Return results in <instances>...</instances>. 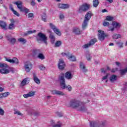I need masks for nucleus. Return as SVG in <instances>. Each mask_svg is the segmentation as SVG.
<instances>
[{
	"label": "nucleus",
	"mask_w": 127,
	"mask_h": 127,
	"mask_svg": "<svg viewBox=\"0 0 127 127\" xmlns=\"http://www.w3.org/2000/svg\"><path fill=\"white\" fill-rule=\"evenodd\" d=\"M70 106L73 109H76L77 111L85 112L87 111V108L83 103L76 99L72 100L70 102Z\"/></svg>",
	"instance_id": "nucleus-1"
},
{
	"label": "nucleus",
	"mask_w": 127,
	"mask_h": 127,
	"mask_svg": "<svg viewBox=\"0 0 127 127\" xmlns=\"http://www.w3.org/2000/svg\"><path fill=\"white\" fill-rule=\"evenodd\" d=\"M65 75L64 73H61L59 77V81L60 82V85L62 89H67L69 92H71L72 91V87L69 85H66L65 83Z\"/></svg>",
	"instance_id": "nucleus-2"
},
{
	"label": "nucleus",
	"mask_w": 127,
	"mask_h": 127,
	"mask_svg": "<svg viewBox=\"0 0 127 127\" xmlns=\"http://www.w3.org/2000/svg\"><path fill=\"white\" fill-rule=\"evenodd\" d=\"M92 15L93 14L91 11H89L85 15L84 21L82 24V28L83 30H85L87 27L88 26V22L92 17Z\"/></svg>",
	"instance_id": "nucleus-3"
},
{
	"label": "nucleus",
	"mask_w": 127,
	"mask_h": 127,
	"mask_svg": "<svg viewBox=\"0 0 127 127\" xmlns=\"http://www.w3.org/2000/svg\"><path fill=\"white\" fill-rule=\"evenodd\" d=\"M91 7V5L87 3H84L82 5H80L78 9L79 13H82V12H86L90 9Z\"/></svg>",
	"instance_id": "nucleus-4"
},
{
	"label": "nucleus",
	"mask_w": 127,
	"mask_h": 127,
	"mask_svg": "<svg viewBox=\"0 0 127 127\" xmlns=\"http://www.w3.org/2000/svg\"><path fill=\"white\" fill-rule=\"evenodd\" d=\"M14 4H16L19 9L20 11L21 12H25V13H28V11H29V9L25 7L22 6V2L21 1H17L16 2H14Z\"/></svg>",
	"instance_id": "nucleus-5"
},
{
	"label": "nucleus",
	"mask_w": 127,
	"mask_h": 127,
	"mask_svg": "<svg viewBox=\"0 0 127 127\" xmlns=\"http://www.w3.org/2000/svg\"><path fill=\"white\" fill-rule=\"evenodd\" d=\"M37 40L38 42L39 41H43L46 45H47V37L42 33H39L38 37H37Z\"/></svg>",
	"instance_id": "nucleus-6"
},
{
	"label": "nucleus",
	"mask_w": 127,
	"mask_h": 127,
	"mask_svg": "<svg viewBox=\"0 0 127 127\" xmlns=\"http://www.w3.org/2000/svg\"><path fill=\"white\" fill-rule=\"evenodd\" d=\"M105 126V122L100 121H91L90 123V127H103Z\"/></svg>",
	"instance_id": "nucleus-7"
},
{
	"label": "nucleus",
	"mask_w": 127,
	"mask_h": 127,
	"mask_svg": "<svg viewBox=\"0 0 127 127\" xmlns=\"http://www.w3.org/2000/svg\"><path fill=\"white\" fill-rule=\"evenodd\" d=\"M98 32V39H99L100 41H103V40H105V37H108V34H105V32L103 31L99 30Z\"/></svg>",
	"instance_id": "nucleus-8"
},
{
	"label": "nucleus",
	"mask_w": 127,
	"mask_h": 127,
	"mask_svg": "<svg viewBox=\"0 0 127 127\" xmlns=\"http://www.w3.org/2000/svg\"><path fill=\"white\" fill-rule=\"evenodd\" d=\"M24 69L26 73H29L32 69V64L30 62H26L24 64Z\"/></svg>",
	"instance_id": "nucleus-9"
},
{
	"label": "nucleus",
	"mask_w": 127,
	"mask_h": 127,
	"mask_svg": "<svg viewBox=\"0 0 127 127\" xmlns=\"http://www.w3.org/2000/svg\"><path fill=\"white\" fill-rule=\"evenodd\" d=\"M6 61L9 62V63H12V64H16V65H18L19 64V62L18 61V59L16 58H13L12 59H10L9 58H5Z\"/></svg>",
	"instance_id": "nucleus-10"
},
{
	"label": "nucleus",
	"mask_w": 127,
	"mask_h": 127,
	"mask_svg": "<svg viewBox=\"0 0 127 127\" xmlns=\"http://www.w3.org/2000/svg\"><path fill=\"white\" fill-rule=\"evenodd\" d=\"M97 42V39H92L88 44H86L82 46V48H88V47H90V46L92 45H94L95 43Z\"/></svg>",
	"instance_id": "nucleus-11"
},
{
	"label": "nucleus",
	"mask_w": 127,
	"mask_h": 127,
	"mask_svg": "<svg viewBox=\"0 0 127 127\" xmlns=\"http://www.w3.org/2000/svg\"><path fill=\"white\" fill-rule=\"evenodd\" d=\"M58 67L60 70H63L65 68V63L63 60L60 59L59 60Z\"/></svg>",
	"instance_id": "nucleus-12"
},
{
	"label": "nucleus",
	"mask_w": 127,
	"mask_h": 127,
	"mask_svg": "<svg viewBox=\"0 0 127 127\" xmlns=\"http://www.w3.org/2000/svg\"><path fill=\"white\" fill-rule=\"evenodd\" d=\"M69 5L68 4L65 3H59L58 4V7L59 8H62V9H67L69 8Z\"/></svg>",
	"instance_id": "nucleus-13"
},
{
	"label": "nucleus",
	"mask_w": 127,
	"mask_h": 127,
	"mask_svg": "<svg viewBox=\"0 0 127 127\" xmlns=\"http://www.w3.org/2000/svg\"><path fill=\"white\" fill-rule=\"evenodd\" d=\"M10 21L11 23L9 24L8 29H14V28H15V26H14V23L15 22V21H14V20L13 19H10Z\"/></svg>",
	"instance_id": "nucleus-14"
},
{
	"label": "nucleus",
	"mask_w": 127,
	"mask_h": 127,
	"mask_svg": "<svg viewBox=\"0 0 127 127\" xmlns=\"http://www.w3.org/2000/svg\"><path fill=\"white\" fill-rule=\"evenodd\" d=\"M52 94H53V95H58V96H64L65 94H64V93H63L62 91H58V90H53L52 91Z\"/></svg>",
	"instance_id": "nucleus-15"
},
{
	"label": "nucleus",
	"mask_w": 127,
	"mask_h": 127,
	"mask_svg": "<svg viewBox=\"0 0 127 127\" xmlns=\"http://www.w3.org/2000/svg\"><path fill=\"white\" fill-rule=\"evenodd\" d=\"M33 79L36 84H38V85L40 84V80L37 77L36 74L35 73L33 74Z\"/></svg>",
	"instance_id": "nucleus-16"
},
{
	"label": "nucleus",
	"mask_w": 127,
	"mask_h": 127,
	"mask_svg": "<svg viewBox=\"0 0 127 127\" xmlns=\"http://www.w3.org/2000/svg\"><path fill=\"white\" fill-rule=\"evenodd\" d=\"M6 37L8 41H9L11 44H15V42H16V39H15V38H10L8 36H6Z\"/></svg>",
	"instance_id": "nucleus-17"
},
{
	"label": "nucleus",
	"mask_w": 127,
	"mask_h": 127,
	"mask_svg": "<svg viewBox=\"0 0 127 127\" xmlns=\"http://www.w3.org/2000/svg\"><path fill=\"white\" fill-rule=\"evenodd\" d=\"M29 83V79L28 78H24L21 83V86L22 87H23L24 86H25V85H27Z\"/></svg>",
	"instance_id": "nucleus-18"
},
{
	"label": "nucleus",
	"mask_w": 127,
	"mask_h": 127,
	"mask_svg": "<svg viewBox=\"0 0 127 127\" xmlns=\"http://www.w3.org/2000/svg\"><path fill=\"white\" fill-rule=\"evenodd\" d=\"M68 60L69 61H71L72 62H74L76 61V57L75 56L69 53V55L68 56V57L67 58Z\"/></svg>",
	"instance_id": "nucleus-19"
},
{
	"label": "nucleus",
	"mask_w": 127,
	"mask_h": 127,
	"mask_svg": "<svg viewBox=\"0 0 127 127\" xmlns=\"http://www.w3.org/2000/svg\"><path fill=\"white\" fill-rule=\"evenodd\" d=\"M0 26L2 28V29H4V30H6V23L3 21H1L0 23Z\"/></svg>",
	"instance_id": "nucleus-20"
},
{
	"label": "nucleus",
	"mask_w": 127,
	"mask_h": 127,
	"mask_svg": "<svg viewBox=\"0 0 127 127\" xmlns=\"http://www.w3.org/2000/svg\"><path fill=\"white\" fill-rule=\"evenodd\" d=\"M65 77L66 79L70 80L73 78V76L72 75V73H71V72L68 71L65 74Z\"/></svg>",
	"instance_id": "nucleus-21"
},
{
	"label": "nucleus",
	"mask_w": 127,
	"mask_h": 127,
	"mask_svg": "<svg viewBox=\"0 0 127 127\" xmlns=\"http://www.w3.org/2000/svg\"><path fill=\"white\" fill-rule=\"evenodd\" d=\"M80 68L81 69V70H82V72L84 73H86V72L87 71V69H86V66L82 63H80Z\"/></svg>",
	"instance_id": "nucleus-22"
},
{
	"label": "nucleus",
	"mask_w": 127,
	"mask_h": 127,
	"mask_svg": "<svg viewBox=\"0 0 127 127\" xmlns=\"http://www.w3.org/2000/svg\"><path fill=\"white\" fill-rule=\"evenodd\" d=\"M112 25L114 28H120L121 27V24L116 21L112 22Z\"/></svg>",
	"instance_id": "nucleus-23"
},
{
	"label": "nucleus",
	"mask_w": 127,
	"mask_h": 127,
	"mask_svg": "<svg viewBox=\"0 0 127 127\" xmlns=\"http://www.w3.org/2000/svg\"><path fill=\"white\" fill-rule=\"evenodd\" d=\"M48 32H50V33H51L50 34V38L51 40V43L53 44V43H54L55 41V37H54V36L52 35V33L50 30L48 31Z\"/></svg>",
	"instance_id": "nucleus-24"
},
{
	"label": "nucleus",
	"mask_w": 127,
	"mask_h": 127,
	"mask_svg": "<svg viewBox=\"0 0 127 127\" xmlns=\"http://www.w3.org/2000/svg\"><path fill=\"white\" fill-rule=\"evenodd\" d=\"M118 78V76L116 75H112L110 77V81H111L112 83L115 82V81H117V79Z\"/></svg>",
	"instance_id": "nucleus-25"
},
{
	"label": "nucleus",
	"mask_w": 127,
	"mask_h": 127,
	"mask_svg": "<svg viewBox=\"0 0 127 127\" xmlns=\"http://www.w3.org/2000/svg\"><path fill=\"white\" fill-rule=\"evenodd\" d=\"M126 73H127V67L125 69H122L120 70V75H122V76L126 75Z\"/></svg>",
	"instance_id": "nucleus-26"
},
{
	"label": "nucleus",
	"mask_w": 127,
	"mask_h": 127,
	"mask_svg": "<svg viewBox=\"0 0 127 127\" xmlns=\"http://www.w3.org/2000/svg\"><path fill=\"white\" fill-rule=\"evenodd\" d=\"M9 70L7 68H1V74H8Z\"/></svg>",
	"instance_id": "nucleus-27"
},
{
	"label": "nucleus",
	"mask_w": 127,
	"mask_h": 127,
	"mask_svg": "<svg viewBox=\"0 0 127 127\" xmlns=\"http://www.w3.org/2000/svg\"><path fill=\"white\" fill-rule=\"evenodd\" d=\"M121 37H122V36L120 34H114L112 36L113 39H119V38H121Z\"/></svg>",
	"instance_id": "nucleus-28"
},
{
	"label": "nucleus",
	"mask_w": 127,
	"mask_h": 127,
	"mask_svg": "<svg viewBox=\"0 0 127 127\" xmlns=\"http://www.w3.org/2000/svg\"><path fill=\"white\" fill-rule=\"evenodd\" d=\"M40 52V50H33V52H32L33 56L34 57L36 56L37 54H39Z\"/></svg>",
	"instance_id": "nucleus-29"
},
{
	"label": "nucleus",
	"mask_w": 127,
	"mask_h": 127,
	"mask_svg": "<svg viewBox=\"0 0 127 127\" xmlns=\"http://www.w3.org/2000/svg\"><path fill=\"white\" fill-rule=\"evenodd\" d=\"M18 41L19 42H21V43H23V44H24V43H26V39L23 38H19L18 39Z\"/></svg>",
	"instance_id": "nucleus-30"
},
{
	"label": "nucleus",
	"mask_w": 127,
	"mask_h": 127,
	"mask_svg": "<svg viewBox=\"0 0 127 127\" xmlns=\"http://www.w3.org/2000/svg\"><path fill=\"white\" fill-rule=\"evenodd\" d=\"M93 4L94 7H98V5H99V0H93Z\"/></svg>",
	"instance_id": "nucleus-31"
},
{
	"label": "nucleus",
	"mask_w": 127,
	"mask_h": 127,
	"mask_svg": "<svg viewBox=\"0 0 127 127\" xmlns=\"http://www.w3.org/2000/svg\"><path fill=\"white\" fill-rule=\"evenodd\" d=\"M37 57H38V58H39V59H41V60H43L45 59V57L44 56V55H43L42 53H39Z\"/></svg>",
	"instance_id": "nucleus-32"
},
{
	"label": "nucleus",
	"mask_w": 127,
	"mask_h": 127,
	"mask_svg": "<svg viewBox=\"0 0 127 127\" xmlns=\"http://www.w3.org/2000/svg\"><path fill=\"white\" fill-rule=\"evenodd\" d=\"M73 32H74L75 34H81V31L79 28H74L73 29Z\"/></svg>",
	"instance_id": "nucleus-33"
},
{
	"label": "nucleus",
	"mask_w": 127,
	"mask_h": 127,
	"mask_svg": "<svg viewBox=\"0 0 127 127\" xmlns=\"http://www.w3.org/2000/svg\"><path fill=\"white\" fill-rule=\"evenodd\" d=\"M61 44H62V42L61 41H58L55 43V47H59Z\"/></svg>",
	"instance_id": "nucleus-34"
},
{
	"label": "nucleus",
	"mask_w": 127,
	"mask_h": 127,
	"mask_svg": "<svg viewBox=\"0 0 127 127\" xmlns=\"http://www.w3.org/2000/svg\"><path fill=\"white\" fill-rule=\"evenodd\" d=\"M116 43L117 45H119L120 48H123V45L124 43H123V42H122L121 41L117 42Z\"/></svg>",
	"instance_id": "nucleus-35"
},
{
	"label": "nucleus",
	"mask_w": 127,
	"mask_h": 127,
	"mask_svg": "<svg viewBox=\"0 0 127 127\" xmlns=\"http://www.w3.org/2000/svg\"><path fill=\"white\" fill-rule=\"evenodd\" d=\"M50 26L54 30V31H55L57 29V28H56V26L55 25H53L52 23H50Z\"/></svg>",
	"instance_id": "nucleus-36"
},
{
	"label": "nucleus",
	"mask_w": 127,
	"mask_h": 127,
	"mask_svg": "<svg viewBox=\"0 0 127 127\" xmlns=\"http://www.w3.org/2000/svg\"><path fill=\"white\" fill-rule=\"evenodd\" d=\"M3 67L5 68H8V65L5 64H1L0 63V68H3Z\"/></svg>",
	"instance_id": "nucleus-37"
},
{
	"label": "nucleus",
	"mask_w": 127,
	"mask_h": 127,
	"mask_svg": "<svg viewBox=\"0 0 127 127\" xmlns=\"http://www.w3.org/2000/svg\"><path fill=\"white\" fill-rule=\"evenodd\" d=\"M42 19L43 20V21H45V22H46V14L43 13L42 15Z\"/></svg>",
	"instance_id": "nucleus-38"
},
{
	"label": "nucleus",
	"mask_w": 127,
	"mask_h": 127,
	"mask_svg": "<svg viewBox=\"0 0 127 127\" xmlns=\"http://www.w3.org/2000/svg\"><path fill=\"white\" fill-rule=\"evenodd\" d=\"M2 95L3 96V98H6V97L9 96L10 93L8 92H6L5 93H2Z\"/></svg>",
	"instance_id": "nucleus-39"
},
{
	"label": "nucleus",
	"mask_w": 127,
	"mask_h": 127,
	"mask_svg": "<svg viewBox=\"0 0 127 127\" xmlns=\"http://www.w3.org/2000/svg\"><path fill=\"white\" fill-rule=\"evenodd\" d=\"M114 19V17H112L111 16H107L106 17V20H108L109 21H112Z\"/></svg>",
	"instance_id": "nucleus-40"
},
{
	"label": "nucleus",
	"mask_w": 127,
	"mask_h": 127,
	"mask_svg": "<svg viewBox=\"0 0 127 127\" xmlns=\"http://www.w3.org/2000/svg\"><path fill=\"white\" fill-rule=\"evenodd\" d=\"M54 32H55V33H56V34H57V35H59V36H61V32H60L59 29H57L56 30H55L54 31Z\"/></svg>",
	"instance_id": "nucleus-41"
},
{
	"label": "nucleus",
	"mask_w": 127,
	"mask_h": 127,
	"mask_svg": "<svg viewBox=\"0 0 127 127\" xmlns=\"http://www.w3.org/2000/svg\"><path fill=\"white\" fill-rule=\"evenodd\" d=\"M39 69H40V70L44 71V70H45V69H46V67L43 64H41L40 65H39Z\"/></svg>",
	"instance_id": "nucleus-42"
},
{
	"label": "nucleus",
	"mask_w": 127,
	"mask_h": 127,
	"mask_svg": "<svg viewBox=\"0 0 127 127\" xmlns=\"http://www.w3.org/2000/svg\"><path fill=\"white\" fill-rule=\"evenodd\" d=\"M35 32H36V30H34L33 31H29L27 32V33H25V35H28V34H31L32 33H34Z\"/></svg>",
	"instance_id": "nucleus-43"
},
{
	"label": "nucleus",
	"mask_w": 127,
	"mask_h": 127,
	"mask_svg": "<svg viewBox=\"0 0 127 127\" xmlns=\"http://www.w3.org/2000/svg\"><path fill=\"white\" fill-rule=\"evenodd\" d=\"M61 55H62V56L63 57L66 56V58H68V57H69V55H70V53H62Z\"/></svg>",
	"instance_id": "nucleus-44"
},
{
	"label": "nucleus",
	"mask_w": 127,
	"mask_h": 127,
	"mask_svg": "<svg viewBox=\"0 0 127 127\" xmlns=\"http://www.w3.org/2000/svg\"><path fill=\"white\" fill-rule=\"evenodd\" d=\"M14 115H18V116H22V114H21L19 111L14 110Z\"/></svg>",
	"instance_id": "nucleus-45"
},
{
	"label": "nucleus",
	"mask_w": 127,
	"mask_h": 127,
	"mask_svg": "<svg viewBox=\"0 0 127 127\" xmlns=\"http://www.w3.org/2000/svg\"><path fill=\"white\" fill-rule=\"evenodd\" d=\"M28 94H29V97H33V96L35 95V92L31 91V92H29Z\"/></svg>",
	"instance_id": "nucleus-46"
},
{
	"label": "nucleus",
	"mask_w": 127,
	"mask_h": 127,
	"mask_svg": "<svg viewBox=\"0 0 127 127\" xmlns=\"http://www.w3.org/2000/svg\"><path fill=\"white\" fill-rule=\"evenodd\" d=\"M0 115L4 116V111L0 107Z\"/></svg>",
	"instance_id": "nucleus-47"
},
{
	"label": "nucleus",
	"mask_w": 127,
	"mask_h": 127,
	"mask_svg": "<svg viewBox=\"0 0 127 127\" xmlns=\"http://www.w3.org/2000/svg\"><path fill=\"white\" fill-rule=\"evenodd\" d=\"M91 58H92V57L91 56L90 54H87L86 55V59H87L88 61H90L91 60Z\"/></svg>",
	"instance_id": "nucleus-48"
},
{
	"label": "nucleus",
	"mask_w": 127,
	"mask_h": 127,
	"mask_svg": "<svg viewBox=\"0 0 127 127\" xmlns=\"http://www.w3.org/2000/svg\"><path fill=\"white\" fill-rule=\"evenodd\" d=\"M103 25L104 26H109L110 25V23L106 21H104V22L103 23Z\"/></svg>",
	"instance_id": "nucleus-49"
},
{
	"label": "nucleus",
	"mask_w": 127,
	"mask_h": 127,
	"mask_svg": "<svg viewBox=\"0 0 127 127\" xmlns=\"http://www.w3.org/2000/svg\"><path fill=\"white\" fill-rule=\"evenodd\" d=\"M56 114L58 117H61L63 116V114L61 112H56Z\"/></svg>",
	"instance_id": "nucleus-50"
},
{
	"label": "nucleus",
	"mask_w": 127,
	"mask_h": 127,
	"mask_svg": "<svg viewBox=\"0 0 127 127\" xmlns=\"http://www.w3.org/2000/svg\"><path fill=\"white\" fill-rule=\"evenodd\" d=\"M31 17H33V13H29L28 14V18H30Z\"/></svg>",
	"instance_id": "nucleus-51"
},
{
	"label": "nucleus",
	"mask_w": 127,
	"mask_h": 127,
	"mask_svg": "<svg viewBox=\"0 0 127 127\" xmlns=\"http://www.w3.org/2000/svg\"><path fill=\"white\" fill-rule=\"evenodd\" d=\"M13 13L15 15H16L17 16H19L20 14L17 12L16 11H13Z\"/></svg>",
	"instance_id": "nucleus-52"
},
{
	"label": "nucleus",
	"mask_w": 127,
	"mask_h": 127,
	"mask_svg": "<svg viewBox=\"0 0 127 127\" xmlns=\"http://www.w3.org/2000/svg\"><path fill=\"white\" fill-rule=\"evenodd\" d=\"M34 116H37V117H38V116H40V113L37 112H35V113H34Z\"/></svg>",
	"instance_id": "nucleus-53"
},
{
	"label": "nucleus",
	"mask_w": 127,
	"mask_h": 127,
	"mask_svg": "<svg viewBox=\"0 0 127 127\" xmlns=\"http://www.w3.org/2000/svg\"><path fill=\"white\" fill-rule=\"evenodd\" d=\"M117 71H118V68H116L115 69H112L111 70V72L112 73H115V72H117Z\"/></svg>",
	"instance_id": "nucleus-54"
},
{
	"label": "nucleus",
	"mask_w": 127,
	"mask_h": 127,
	"mask_svg": "<svg viewBox=\"0 0 127 127\" xmlns=\"http://www.w3.org/2000/svg\"><path fill=\"white\" fill-rule=\"evenodd\" d=\"M31 4L32 6H34V5H35L36 3L34 1V0H32L31 2Z\"/></svg>",
	"instance_id": "nucleus-55"
},
{
	"label": "nucleus",
	"mask_w": 127,
	"mask_h": 127,
	"mask_svg": "<svg viewBox=\"0 0 127 127\" xmlns=\"http://www.w3.org/2000/svg\"><path fill=\"white\" fill-rule=\"evenodd\" d=\"M108 77H109V74H106V76H103V80H107V79H108Z\"/></svg>",
	"instance_id": "nucleus-56"
},
{
	"label": "nucleus",
	"mask_w": 127,
	"mask_h": 127,
	"mask_svg": "<svg viewBox=\"0 0 127 127\" xmlns=\"http://www.w3.org/2000/svg\"><path fill=\"white\" fill-rule=\"evenodd\" d=\"M23 97H24L26 99L29 97V95L28 94H24Z\"/></svg>",
	"instance_id": "nucleus-57"
},
{
	"label": "nucleus",
	"mask_w": 127,
	"mask_h": 127,
	"mask_svg": "<svg viewBox=\"0 0 127 127\" xmlns=\"http://www.w3.org/2000/svg\"><path fill=\"white\" fill-rule=\"evenodd\" d=\"M101 72H102V73H106V72H107V70L106 69H105L104 68H102Z\"/></svg>",
	"instance_id": "nucleus-58"
},
{
	"label": "nucleus",
	"mask_w": 127,
	"mask_h": 127,
	"mask_svg": "<svg viewBox=\"0 0 127 127\" xmlns=\"http://www.w3.org/2000/svg\"><path fill=\"white\" fill-rule=\"evenodd\" d=\"M53 127H61V125L60 124H57L54 125Z\"/></svg>",
	"instance_id": "nucleus-59"
},
{
	"label": "nucleus",
	"mask_w": 127,
	"mask_h": 127,
	"mask_svg": "<svg viewBox=\"0 0 127 127\" xmlns=\"http://www.w3.org/2000/svg\"><path fill=\"white\" fill-rule=\"evenodd\" d=\"M116 64L117 65V66H118V67H120V66H121V64L120 62H116Z\"/></svg>",
	"instance_id": "nucleus-60"
},
{
	"label": "nucleus",
	"mask_w": 127,
	"mask_h": 127,
	"mask_svg": "<svg viewBox=\"0 0 127 127\" xmlns=\"http://www.w3.org/2000/svg\"><path fill=\"white\" fill-rule=\"evenodd\" d=\"M60 18H61V19H63V18H64V15H63V14L60 15Z\"/></svg>",
	"instance_id": "nucleus-61"
},
{
	"label": "nucleus",
	"mask_w": 127,
	"mask_h": 127,
	"mask_svg": "<svg viewBox=\"0 0 127 127\" xmlns=\"http://www.w3.org/2000/svg\"><path fill=\"white\" fill-rule=\"evenodd\" d=\"M107 1H108L110 3H113V2L114 1V0H106Z\"/></svg>",
	"instance_id": "nucleus-62"
},
{
	"label": "nucleus",
	"mask_w": 127,
	"mask_h": 127,
	"mask_svg": "<svg viewBox=\"0 0 127 127\" xmlns=\"http://www.w3.org/2000/svg\"><path fill=\"white\" fill-rule=\"evenodd\" d=\"M102 11V12H108V10L106 9H103Z\"/></svg>",
	"instance_id": "nucleus-63"
},
{
	"label": "nucleus",
	"mask_w": 127,
	"mask_h": 127,
	"mask_svg": "<svg viewBox=\"0 0 127 127\" xmlns=\"http://www.w3.org/2000/svg\"><path fill=\"white\" fill-rule=\"evenodd\" d=\"M4 89L0 86V92H2L3 91Z\"/></svg>",
	"instance_id": "nucleus-64"
}]
</instances>
